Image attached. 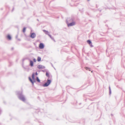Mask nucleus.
<instances>
[{"label":"nucleus","mask_w":125,"mask_h":125,"mask_svg":"<svg viewBox=\"0 0 125 125\" xmlns=\"http://www.w3.org/2000/svg\"><path fill=\"white\" fill-rule=\"evenodd\" d=\"M17 94L18 95V98L20 99L23 101H25V98L24 96L22 94V93H20L19 92H18Z\"/></svg>","instance_id":"obj_1"},{"label":"nucleus","mask_w":125,"mask_h":125,"mask_svg":"<svg viewBox=\"0 0 125 125\" xmlns=\"http://www.w3.org/2000/svg\"><path fill=\"white\" fill-rule=\"evenodd\" d=\"M51 80L47 79V82L45 83L42 86L44 87L48 86L51 83Z\"/></svg>","instance_id":"obj_2"},{"label":"nucleus","mask_w":125,"mask_h":125,"mask_svg":"<svg viewBox=\"0 0 125 125\" xmlns=\"http://www.w3.org/2000/svg\"><path fill=\"white\" fill-rule=\"evenodd\" d=\"M51 80L47 79V82L45 83L42 86L44 87L48 86L51 83Z\"/></svg>","instance_id":"obj_3"},{"label":"nucleus","mask_w":125,"mask_h":125,"mask_svg":"<svg viewBox=\"0 0 125 125\" xmlns=\"http://www.w3.org/2000/svg\"><path fill=\"white\" fill-rule=\"evenodd\" d=\"M67 24L68 26H71L74 25L75 24V23L74 22H73L71 23H68L67 22Z\"/></svg>","instance_id":"obj_4"},{"label":"nucleus","mask_w":125,"mask_h":125,"mask_svg":"<svg viewBox=\"0 0 125 125\" xmlns=\"http://www.w3.org/2000/svg\"><path fill=\"white\" fill-rule=\"evenodd\" d=\"M36 36V35L34 33H31L30 37L32 38H35Z\"/></svg>","instance_id":"obj_5"},{"label":"nucleus","mask_w":125,"mask_h":125,"mask_svg":"<svg viewBox=\"0 0 125 125\" xmlns=\"http://www.w3.org/2000/svg\"><path fill=\"white\" fill-rule=\"evenodd\" d=\"M38 68L39 69H43L45 68V66L41 65H38L37 66Z\"/></svg>","instance_id":"obj_6"},{"label":"nucleus","mask_w":125,"mask_h":125,"mask_svg":"<svg viewBox=\"0 0 125 125\" xmlns=\"http://www.w3.org/2000/svg\"><path fill=\"white\" fill-rule=\"evenodd\" d=\"M39 47L41 49H42L44 47L43 44L42 43H40L39 46Z\"/></svg>","instance_id":"obj_7"},{"label":"nucleus","mask_w":125,"mask_h":125,"mask_svg":"<svg viewBox=\"0 0 125 125\" xmlns=\"http://www.w3.org/2000/svg\"><path fill=\"white\" fill-rule=\"evenodd\" d=\"M43 31L44 32H45V33L46 34H47L48 35L49 34V32L48 31H46V30H43Z\"/></svg>","instance_id":"obj_8"},{"label":"nucleus","mask_w":125,"mask_h":125,"mask_svg":"<svg viewBox=\"0 0 125 125\" xmlns=\"http://www.w3.org/2000/svg\"><path fill=\"white\" fill-rule=\"evenodd\" d=\"M30 65L31 66H33V62L31 60L30 61Z\"/></svg>","instance_id":"obj_9"},{"label":"nucleus","mask_w":125,"mask_h":125,"mask_svg":"<svg viewBox=\"0 0 125 125\" xmlns=\"http://www.w3.org/2000/svg\"><path fill=\"white\" fill-rule=\"evenodd\" d=\"M29 80L32 83V84H33L34 83V82H35V81H33L31 79V78L30 77L29 78Z\"/></svg>","instance_id":"obj_10"},{"label":"nucleus","mask_w":125,"mask_h":125,"mask_svg":"<svg viewBox=\"0 0 125 125\" xmlns=\"http://www.w3.org/2000/svg\"><path fill=\"white\" fill-rule=\"evenodd\" d=\"M29 80L32 83V84H33L34 83V82H35V81H33L31 79V78L30 77L29 78Z\"/></svg>","instance_id":"obj_11"},{"label":"nucleus","mask_w":125,"mask_h":125,"mask_svg":"<svg viewBox=\"0 0 125 125\" xmlns=\"http://www.w3.org/2000/svg\"><path fill=\"white\" fill-rule=\"evenodd\" d=\"M29 80L32 83V84H33L34 83V82H35V81H33L31 79V78L30 77L29 78Z\"/></svg>","instance_id":"obj_12"},{"label":"nucleus","mask_w":125,"mask_h":125,"mask_svg":"<svg viewBox=\"0 0 125 125\" xmlns=\"http://www.w3.org/2000/svg\"><path fill=\"white\" fill-rule=\"evenodd\" d=\"M7 38L9 40H10L11 39V37L10 35H8Z\"/></svg>","instance_id":"obj_13"},{"label":"nucleus","mask_w":125,"mask_h":125,"mask_svg":"<svg viewBox=\"0 0 125 125\" xmlns=\"http://www.w3.org/2000/svg\"><path fill=\"white\" fill-rule=\"evenodd\" d=\"M41 58L40 57H38L37 58V61L38 62H40L41 61Z\"/></svg>","instance_id":"obj_14"},{"label":"nucleus","mask_w":125,"mask_h":125,"mask_svg":"<svg viewBox=\"0 0 125 125\" xmlns=\"http://www.w3.org/2000/svg\"><path fill=\"white\" fill-rule=\"evenodd\" d=\"M87 42L88 44L90 45L91 44H92V42L90 40H88L87 41Z\"/></svg>","instance_id":"obj_15"},{"label":"nucleus","mask_w":125,"mask_h":125,"mask_svg":"<svg viewBox=\"0 0 125 125\" xmlns=\"http://www.w3.org/2000/svg\"><path fill=\"white\" fill-rule=\"evenodd\" d=\"M36 80L37 81L39 82H40V80L38 78V77H36Z\"/></svg>","instance_id":"obj_16"},{"label":"nucleus","mask_w":125,"mask_h":125,"mask_svg":"<svg viewBox=\"0 0 125 125\" xmlns=\"http://www.w3.org/2000/svg\"><path fill=\"white\" fill-rule=\"evenodd\" d=\"M109 94H110L111 93V90L110 87V86L109 87Z\"/></svg>","instance_id":"obj_17"},{"label":"nucleus","mask_w":125,"mask_h":125,"mask_svg":"<svg viewBox=\"0 0 125 125\" xmlns=\"http://www.w3.org/2000/svg\"><path fill=\"white\" fill-rule=\"evenodd\" d=\"M26 28L25 27H24L23 28V32H25V31Z\"/></svg>","instance_id":"obj_18"},{"label":"nucleus","mask_w":125,"mask_h":125,"mask_svg":"<svg viewBox=\"0 0 125 125\" xmlns=\"http://www.w3.org/2000/svg\"><path fill=\"white\" fill-rule=\"evenodd\" d=\"M46 76L48 77H49V73H48L47 72H46Z\"/></svg>","instance_id":"obj_19"},{"label":"nucleus","mask_w":125,"mask_h":125,"mask_svg":"<svg viewBox=\"0 0 125 125\" xmlns=\"http://www.w3.org/2000/svg\"><path fill=\"white\" fill-rule=\"evenodd\" d=\"M85 69L86 70H89V71H90V70H89L90 69L89 68H88V67H85Z\"/></svg>","instance_id":"obj_20"},{"label":"nucleus","mask_w":125,"mask_h":125,"mask_svg":"<svg viewBox=\"0 0 125 125\" xmlns=\"http://www.w3.org/2000/svg\"><path fill=\"white\" fill-rule=\"evenodd\" d=\"M34 73H33L32 75V78L33 79H34Z\"/></svg>","instance_id":"obj_21"},{"label":"nucleus","mask_w":125,"mask_h":125,"mask_svg":"<svg viewBox=\"0 0 125 125\" xmlns=\"http://www.w3.org/2000/svg\"><path fill=\"white\" fill-rule=\"evenodd\" d=\"M33 61L34 62H36V60L35 59H34Z\"/></svg>","instance_id":"obj_22"},{"label":"nucleus","mask_w":125,"mask_h":125,"mask_svg":"<svg viewBox=\"0 0 125 125\" xmlns=\"http://www.w3.org/2000/svg\"><path fill=\"white\" fill-rule=\"evenodd\" d=\"M73 21V20L72 19H70V21Z\"/></svg>","instance_id":"obj_23"},{"label":"nucleus","mask_w":125,"mask_h":125,"mask_svg":"<svg viewBox=\"0 0 125 125\" xmlns=\"http://www.w3.org/2000/svg\"><path fill=\"white\" fill-rule=\"evenodd\" d=\"M49 35L51 38H52V37L51 36V35H50L49 34V35Z\"/></svg>","instance_id":"obj_24"},{"label":"nucleus","mask_w":125,"mask_h":125,"mask_svg":"<svg viewBox=\"0 0 125 125\" xmlns=\"http://www.w3.org/2000/svg\"><path fill=\"white\" fill-rule=\"evenodd\" d=\"M35 75H38V73H37V72H36L35 73Z\"/></svg>","instance_id":"obj_25"},{"label":"nucleus","mask_w":125,"mask_h":125,"mask_svg":"<svg viewBox=\"0 0 125 125\" xmlns=\"http://www.w3.org/2000/svg\"><path fill=\"white\" fill-rule=\"evenodd\" d=\"M52 40H53L54 41V39H53V38L52 37V38H51Z\"/></svg>","instance_id":"obj_26"},{"label":"nucleus","mask_w":125,"mask_h":125,"mask_svg":"<svg viewBox=\"0 0 125 125\" xmlns=\"http://www.w3.org/2000/svg\"><path fill=\"white\" fill-rule=\"evenodd\" d=\"M90 45H91V47H93V46H92V44H91Z\"/></svg>","instance_id":"obj_27"},{"label":"nucleus","mask_w":125,"mask_h":125,"mask_svg":"<svg viewBox=\"0 0 125 125\" xmlns=\"http://www.w3.org/2000/svg\"><path fill=\"white\" fill-rule=\"evenodd\" d=\"M42 71H43V72H44V71H43V70H42Z\"/></svg>","instance_id":"obj_28"},{"label":"nucleus","mask_w":125,"mask_h":125,"mask_svg":"<svg viewBox=\"0 0 125 125\" xmlns=\"http://www.w3.org/2000/svg\"><path fill=\"white\" fill-rule=\"evenodd\" d=\"M88 1H89V0H87Z\"/></svg>","instance_id":"obj_29"}]
</instances>
